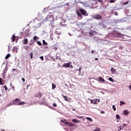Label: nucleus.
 Listing matches in <instances>:
<instances>
[{
  "label": "nucleus",
  "instance_id": "obj_50",
  "mask_svg": "<svg viewBox=\"0 0 131 131\" xmlns=\"http://www.w3.org/2000/svg\"><path fill=\"white\" fill-rule=\"evenodd\" d=\"M80 4H82L83 5V4H84V3L81 2H80Z\"/></svg>",
  "mask_w": 131,
  "mask_h": 131
},
{
  "label": "nucleus",
  "instance_id": "obj_54",
  "mask_svg": "<svg viewBox=\"0 0 131 131\" xmlns=\"http://www.w3.org/2000/svg\"><path fill=\"white\" fill-rule=\"evenodd\" d=\"M78 118H81V117L77 116Z\"/></svg>",
  "mask_w": 131,
  "mask_h": 131
},
{
  "label": "nucleus",
  "instance_id": "obj_51",
  "mask_svg": "<svg viewBox=\"0 0 131 131\" xmlns=\"http://www.w3.org/2000/svg\"><path fill=\"white\" fill-rule=\"evenodd\" d=\"M13 91H15V87H12Z\"/></svg>",
  "mask_w": 131,
  "mask_h": 131
},
{
  "label": "nucleus",
  "instance_id": "obj_55",
  "mask_svg": "<svg viewBox=\"0 0 131 131\" xmlns=\"http://www.w3.org/2000/svg\"><path fill=\"white\" fill-rule=\"evenodd\" d=\"M15 70H16V69H13V71H15Z\"/></svg>",
  "mask_w": 131,
  "mask_h": 131
},
{
  "label": "nucleus",
  "instance_id": "obj_13",
  "mask_svg": "<svg viewBox=\"0 0 131 131\" xmlns=\"http://www.w3.org/2000/svg\"><path fill=\"white\" fill-rule=\"evenodd\" d=\"M15 39H16V36H15V35H13L11 37V40L14 42L15 41Z\"/></svg>",
  "mask_w": 131,
  "mask_h": 131
},
{
  "label": "nucleus",
  "instance_id": "obj_29",
  "mask_svg": "<svg viewBox=\"0 0 131 131\" xmlns=\"http://www.w3.org/2000/svg\"><path fill=\"white\" fill-rule=\"evenodd\" d=\"M4 83H3V79L2 78H0V85H2V84H3Z\"/></svg>",
  "mask_w": 131,
  "mask_h": 131
},
{
  "label": "nucleus",
  "instance_id": "obj_28",
  "mask_svg": "<svg viewBox=\"0 0 131 131\" xmlns=\"http://www.w3.org/2000/svg\"><path fill=\"white\" fill-rule=\"evenodd\" d=\"M115 2H116V0H110V3L111 4H113V3H115Z\"/></svg>",
  "mask_w": 131,
  "mask_h": 131
},
{
  "label": "nucleus",
  "instance_id": "obj_30",
  "mask_svg": "<svg viewBox=\"0 0 131 131\" xmlns=\"http://www.w3.org/2000/svg\"><path fill=\"white\" fill-rule=\"evenodd\" d=\"M116 119H120V116H119V115H116Z\"/></svg>",
  "mask_w": 131,
  "mask_h": 131
},
{
  "label": "nucleus",
  "instance_id": "obj_44",
  "mask_svg": "<svg viewBox=\"0 0 131 131\" xmlns=\"http://www.w3.org/2000/svg\"><path fill=\"white\" fill-rule=\"evenodd\" d=\"M129 89L130 90V91H131V85H129Z\"/></svg>",
  "mask_w": 131,
  "mask_h": 131
},
{
  "label": "nucleus",
  "instance_id": "obj_20",
  "mask_svg": "<svg viewBox=\"0 0 131 131\" xmlns=\"http://www.w3.org/2000/svg\"><path fill=\"white\" fill-rule=\"evenodd\" d=\"M29 56L30 57H31V59H32L33 57V52H31L30 54H29Z\"/></svg>",
  "mask_w": 131,
  "mask_h": 131
},
{
  "label": "nucleus",
  "instance_id": "obj_33",
  "mask_svg": "<svg viewBox=\"0 0 131 131\" xmlns=\"http://www.w3.org/2000/svg\"><path fill=\"white\" fill-rule=\"evenodd\" d=\"M15 101V102H20V100L19 98H16Z\"/></svg>",
  "mask_w": 131,
  "mask_h": 131
},
{
  "label": "nucleus",
  "instance_id": "obj_4",
  "mask_svg": "<svg viewBox=\"0 0 131 131\" xmlns=\"http://www.w3.org/2000/svg\"><path fill=\"white\" fill-rule=\"evenodd\" d=\"M113 36H115V37H122L123 34L120 33H114L113 34Z\"/></svg>",
  "mask_w": 131,
  "mask_h": 131
},
{
  "label": "nucleus",
  "instance_id": "obj_58",
  "mask_svg": "<svg viewBox=\"0 0 131 131\" xmlns=\"http://www.w3.org/2000/svg\"><path fill=\"white\" fill-rule=\"evenodd\" d=\"M117 122H119V120H117Z\"/></svg>",
  "mask_w": 131,
  "mask_h": 131
},
{
  "label": "nucleus",
  "instance_id": "obj_36",
  "mask_svg": "<svg viewBox=\"0 0 131 131\" xmlns=\"http://www.w3.org/2000/svg\"><path fill=\"white\" fill-rule=\"evenodd\" d=\"M56 60H61V58L59 56H57L56 57Z\"/></svg>",
  "mask_w": 131,
  "mask_h": 131
},
{
  "label": "nucleus",
  "instance_id": "obj_14",
  "mask_svg": "<svg viewBox=\"0 0 131 131\" xmlns=\"http://www.w3.org/2000/svg\"><path fill=\"white\" fill-rule=\"evenodd\" d=\"M33 40H34V41H35V40H37V39H39V38H38V37H37L36 36H34L33 37Z\"/></svg>",
  "mask_w": 131,
  "mask_h": 131
},
{
  "label": "nucleus",
  "instance_id": "obj_11",
  "mask_svg": "<svg viewBox=\"0 0 131 131\" xmlns=\"http://www.w3.org/2000/svg\"><path fill=\"white\" fill-rule=\"evenodd\" d=\"M123 114H124V115H127L129 114V112H128V110H126L123 111Z\"/></svg>",
  "mask_w": 131,
  "mask_h": 131
},
{
  "label": "nucleus",
  "instance_id": "obj_53",
  "mask_svg": "<svg viewBox=\"0 0 131 131\" xmlns=\"http://www.w3.org/2000/svg\"><path fill=\"white\" fill-rule=\"evenodd\" d=\"M98 103H100V99L98 100Z\"/></svg>",
  "mask_w": 131,
  "mask_h": 131
},
{
  "label": "nucleus",
  "instance_id": "obj_48",
  "mask_svg": "<svg viewBox=\"0 0 131 131\" xmlns=\"http://www.w3.org/2000/svg\"><path fill=\"white\" fill-rule=\"evenodd\" d=\"M28 88H29V85H28L27 86V90H28Z\"/></svg>",
  "mask_w": 131,
  "mask_h": 131
},
{
  "label": "nucleus",
  "instance_id": "obj_19",
  "mask_svg": "<svg viewBox=\"0 0 131 131\" xmlns=\"http://www.w3.org/2000/svg\"><path fill=\"white\" fill-rule=\"evenodd\" d=\"M42 43H43V45H44V46H48V43H47L46 42V40H42Z\"/></svg>",
  "mask_w": 131,
  "mask_h": 131
},
{
  "label": "nucleus",
  "instance_id": "obj_40",
  "mask_svg": "<svg viewBox=\"0 0 131 131\" xmlns=\"http://www.w3.org/2000/svg\"><path fill=\"white\" fill-rule=\"evenodd\" d=\"M21 80H23V81H25V79L24 78H22Z\"/></svg>",
  "mask_w": 131,
  "mask_h": 131
},
{
  "label": "nucleus",
  "instance_id": "obj_61",
  "mask_svg": "<svg viewBox=\"0 0 131 131\" xmlns=\"http://www.w3.org/2000/svg\"><path fill=\"white\" fill-rule=\"evenodd\" d=\"M25 50H27V48H25Z\"/></svg>",
  "mask_w": 131,
  "mask_h": 131
},
{
  "label": "nucleus",
  "instance_id": "obj_7",
  "mask_svg": "<svg viewBox=\"0 0 131 131\" xmlns=\"http://www.w3.org/2000/svg\"><path fill=\"white\" fill-rule=\"evenodd\" d=\"M28 43V39L25 38L24 39V45H27Z\"/></svg>",
  "mask_w": 131,
  "mask_h": 131
},
{
  "label": "nucleus",
  "instance_id": "obj_59",
  "mask_svg": "<svg viewBox=\"0 0 131 131\" xmlns=\"http://www.w3.org/2000/svg\"><path fill=\"white\" fill-rule=\"evenodd\" d=\"M115 15H116V16H117V13H115Z\"/></svg>",
  "mask_w": 131,
  "mask_h": 131
},
{
  "label": "nucleus",
  "instance_id": "obj_32",
  "mask_svg": "<svg viewBox=\"0 0 131 131\" xmlns=\"http://www.w3.org/2000/svg\"><path fill=\"white\" fill-rule=\"evenodd\" d=\"M89 34L90 35H91V36H94V33L93 32H89Z\"/></svg>",
  "mask_w": 131,
  "mask_h": 131
},
{
  "label": "nucleus",
  "instance_id": "obj_5",
  "mask_svg": "<svg viewBox=\"0 0 131 131\" xmlns=\"http://www.w3.org/2000/svg\"><path fill=\"white\" fill-rule=\"evenodd\" d=\"M93 18L96 20H100L102 19V16L100 14H96L93 16Z\"/></svg>",
  "mask_w": 131,
  "mask_h": 131
},
{
  "label": "nucleus",
  "instance_id": "obj_47",
  "mask_svg": "<svg viewBox=\"0 0 131 131\" xmlns=\"http://www.w3.org/2000/svg\"><path fill=\"white\" fill-rule=\"evenodd\" d=\"M98 2H99V3H102V0H97Z\"/></svg>",
  "mask_w": 131,
  "mask_h": 131
},
{
  "label": "nucleus",
  "instance_id": "obj_60",
  "mask_svg": "<svg viewBox=\"0 0 131 131\" xmlns=\"http://www.w3.org/2000/svg\"><path fill=\"white\" fill-rule=\"evenodd\" d=\"M32 41H33V40H31L30 41V42H31Z\"/></svg>",
  "mask_w": 131,
  "mask_h": 131
},
{
  "label": "nucleus",
  "instance_id": "obj_42",
  "mask_svg": "<svg viewBox=\"0 0 131 131\" xmlns=\"http://www.w3.org/2000/svg\"><path fill=\"white\" fill-rule=\"evenodd\" d=\"M91 53L92 54H94V53H95V51L92 50Z\"/></svg>",
  "mask_w": 131,
  "mask_h": 131
},
{
  "label": "nucleus",
  "instance_id": "obj_10",
  "mask_svg": "<svg viewBox=\"0 0 131 131\" xmlns=\"http://www.w3.org/2000/svg\"><path fill=\"white\" fill-rule=\"evenodd\" d=\"M98 79L100 81H101V82H105V80L104 79V78H103L102 77H99L98 78Z\"/></svg>",
  "mask_w": 131,
  "mask_h": 131
},
{
  "label": "nucleus",
  "instance_id": "obj_38",
  "mask_svg": "<svg viewBox=\"0 0 131 131\" xmlns=\"http://www.w3.org/2000/svg\"><path fill=\"white\" fill-rule=\"evenodd\" d=\"M4 88H5V91H8V87H7V85H5Z\"/></svg>",
  "mask_w": 131,
  "mask_h": 131
},
{
  "label": "nucleus",
  "instance_id": "obj_15",
  "mask_svg": "<svg viewBox=\"0 0 131 131\" xmlns=\"http://www.w3.org/2000/svg\"><path fill=\"white\" fill-rule=\"evenodd\" d=\"M25 104V102H23V101H20L18 103V105L20 106L21 105H24Z\"/></svg>",
  "mask_w": 131,
  "mask_h": 131
},
{
  "label": "nucleus",
  "instance_id": "obj_22",
  "mask_svg": "<svg viewBox=\"0 0 131 131\" xmlns=\"http://www.w3.org/2000/svg\"><path fill=\"white\" fill-rule=\"evenodd\" d=\"M128 3H129V2L128 0L126 2H123L122 5H124V6H125V5H127V4H128Z\"/></svg>",
  "mask_w": 131,
  "mask_h": 131
},
{
  "label": "nucleus",
  "instance_id": "obj_2",
  "mask_svg": "<svg viewBox=\"0 0 131 131\" xmlns=\"http://www.w3.org/2000/svg\"><path fill=\"white\" fill-rule=\"evenodd\" d=\"M71 64V62H69L68 63H64V64L63 65V67H65L66 68H68L70 67V68H73V66Z\"/></svg>",
  "mask_w": 131,
  "mask_h": 131
},
{
  "label": "nucleus",
  "instance_id": "obj_23",
  "mask_svg": "<svg viewBox=\"0 0 131 131\" xmlns=\"http://www.w3.org/2000/svg\"><path fill=\"white\" fill-rule=\"evenodd\" d=\"M77 15H78V16L79 17H82V15H81L82 14H81V13L80 12H77Z\"/></svg>",
  "mask_w": 131,
  "mask_h": 131
},
{
  "label": "nucleus",
  "instance_id": "obj_49",
  "mask_svg": "<svg viewBox=\"0 0 131 131\" xmlns=\"http://www.w3.org/2000/svg\"><path fill=\"white\" fill-rule=\"evenodd\" d=\"M45 49H49V47L46 46V47H45Z\"/></svg>",
  "mask_w": 131,
  "mask_h": 131
},
{
  "label": "nucleus",
  "instance_id": "obj_45",
  "mask_svg": "<svg viewBox=\"0 0 131 131\" xmlns=\"http://www.w3.org/2000/svg\"><path fill=\"white\" fill-rule=\"evenodd\" d=\"M33 43H34V41L33 42H32V43H30V46H31V45H33Z\"/></svg>",
  "mask_w": 131,
  "mask_h": 131
},
{
  "label": "nucleus",
  "instance_id": "obj_31",
  "mask_svg": "<svg viewBox=\"0 0 131 131\" xmlns=\"http://www.w3.org/2000/svg\"><path fill=\"white\" fill-rule=\"evenodd\" d=\"M112 108H113L114 111H116V107H115V105H113L112 106Z\"/></svg>",
  "mask_w": 131,
  "mask_h": 131
},
{
  "label": "nucleus",
  "instance_id": "obj_52",
  "mask_svg": "<svg viewBox=\"0 0 131 131\" xmlns=\"http://www.w3.org/2000/svg\"><path fill=\"white\" fill-rule=\"evenodd\" d=\"M72 111H75V109L73 108V109H72Z\"/></svg>",
  "mask_w": 131,
  "mask_h": 131
},
{
  "label": "nucleus",
  "instance_id": "obj_24",
  "mask_svg": "<svg viewBox=\"0 0 131 131\" xmlns=\"http://www.w3.org/2000/svg\"><path fill=\"white\" fill-rule=\"evenodd\" d=\"M56 89V85L55 83H52V90H55Z\"/></svg>",
  "mask_w": 131,
  "mask_h": 131
},
{
  "label": "nucleus",
  "instance_id": "obj_34",
  "mask_svg": "<svg viewBox=\"0 0 131 131\" xmlns=\"http://www.w3.org/2000/svg\"><path fill=\"white\" fill-rule=\"evenodd\" d=\"M38 97H42V94L39 93L38 94Z\"/></svg>",
  "mask_w": 131,
  "mask_h": 131
},
{
  "label": "nucleus",
  "instance_id": "obj_1",
  "mask_svg": "<svg viewBox=\"0 0 131 131\" xmlns=\"http://www.w3.org/2000/svg\"><path fill=\"white\" fill-rule=\"evenodd\" d=\"M61 122L62 123H64V124L68 125V126H75V124L73 123H70L69 122L66 121V120H61Z\"/></svg>",
  "mask_w": 131,
  "mask_h": 131
},
{
  "label": "nucleus",
  "instance_id": "obj_18",
  "mask_svg": "<svg viewBox=\"0 0 131 131\" xmlns=\"http://www.w3.org/2000/svg\"><path fill=\"white\" fill-rule=\"evenodd\" d=\"M37 43L38 46H39L40 47H41V46H42V44L41 43V42L39 41H37Z\"/></svg>",
  "mask_w": 131,
  "mask_h": 131
},
{
  "label": "nucleus",
  "instance_id": "obj_41",
  "mask_svg": "<svg viewBox=\"0 0 131 131\" xmlns=\"http://www.w3.org/2000/svg\"><path fill=\"white\" fill-rule=\"evenodd\" d=\"M104 113H105V112H104V111H101V114H104Z\"/></svg>",
  "mask_w": 131,
  "mask_h": 131
},
{
  "label": "nucleus",
  "instance_id": "obj_17",
  "mask_svg": "<svg viewBox=\"0 0 131 131\" xmlns=\"http://www.w3.org/2000/svg\"><path fill=\"white\" fill-rule=\"evenodd\" d=\"M10 57H11V55L10 54H8L5 57L6 60L9 59Z\"/></svg>",
  "mask_w": 131,
  "mask_h": 131
},
{
  "label": "nucleus",
  "instance_id": "obj_35",
  "mask_svg": "<svg viewBox=\"0 0 131 131\" xmlns=\"http://www.w3.org/2000/svg\"><path fill=\"white\" fill-rule=\"evenodd\" d=\"M53 107H57V104L56 103H53Z\"/></svg>",
  "mask_w": 131,
  "mask_h": 131
},
{
  "label": "nucleus",
  "instance_id": "obj_6",
  "mask_svg": "<svg viewBox=\"0 0 131 131\" xmlns=\"http://www.w3.org/2000/svg\"><path fill=\"white\" fill-rule=\"evenodd\" d=\"M124 126H126V124H123V125L119 126L120 130L119 131L121 130L124 128Z\"/></svg>",
  "mask_w": 131,
  "mask_h": 131
},
{
  "label": "nucleus",
  "instance_id": "obj_39",
  "mask_svg": "<svg viewBox=\"0 0 131 131\" xmlns=\"http://www.w3.org/2000/svg\"><path fill=\"white\" fill-rule=\"evenodd\" d=\"M40 59H41V60H42V61H43V56H40Z\"/></svg>",
  "mask_w": 131,
  "mask_h": 131
},
{
  "label": "nucleus",
  "instance_id": "obj_27",
  "mask_svg": "<svg viewBox=\"0 0 131 131\" xmlns=\"http://www.w3.org/2000/svg\"><path fill=\"white\" fill-rule=\"evenodd\" d=\"M93 131H101V129L98 127H96L95 129L93 130Z\"/></svg>",
  "mask_w": 131,
  "mask_h": 131
},
{
  "label": "nucleus",
  "instance_id": "obj_46",
  "mask_svg": "<svg viewBox=\"0 0 131 131\" xmlns=\"http://www.w3.org/2000/svg\"><path fill=\"white\" fill-rule=\"evenodd\" d=\"M95 60H96V61H98V60H99V58H95Z\"/></svg>",
  "mask_w": 131,
  "mask_h": 131
},
{
  "label": "nucleus",
  "instance_id": "obj_16",
  "mask_svg": "<svg viewBox=\"0 0 131 131\" xmlns=\"http://www.w3.org/2000/svg\"><path fill=\"white\" fill-rule=\"evenodd\" d=\"M86 119H87V120H89L91 122H93V119H92V118L86 117Z\"/></svg>",
  "mask_w": 131,
  "mask_h": 131
},
{
  "label": "nucleus",
  "instance_id": "obj_62",
  "mask_svg": "<svg viewBox=\"0 0 131 131\" xmlns=\"http://www.w3.org/2000/svg\"><path fill=\"white\" fill-rule=\"evenodd\" d=\"M2 131H5V130H4V129H2Z\"/></svg>",
  "mask_w": 131,
  "mask_h": 131
},
{
  "label": "nucleus",
  "instance_id": "obj_26",
  "mask_svg": "<svg viewBox=\"0 0 131 131\" xmlns=\"http://www.w3.org/2000/svg\"><path fill=\"white\" fill-rule=\"evenodd\" d=\"M120 106H121V105H124L125 104V102L124 101H120Z\"/></svg>",
  "mask_w": 131,
  "mask_h": 131
},
{
  "label": "nucleus",
  "instance_id": "obj_56",
  "mask_svg": "<svg viewBox=\"0 0 131 131\" xmlns=\"http://www.w3.org/2000/svg\"><path fill=\"white\" fill-rule=\"evenodd\" d=\"M10 86H13V85L12 84V83L10 84Z\"/></svg>",
  "mask_w": 131,
  "mask_h": 131
},
{
  "label": "nucleus",
  "instance_id": "obj_12",
  "mask_svg": "<svg viewBox=\"0 0 131 131\" xmlns=\"http://www.w3.org/2000/svg\"><path fill=\"white\" fill-rule=\"evenodd\" d=\"M72 121L74 123H78V122H80V121H78L77 120V119H73Z\"/></svg>",
  "mask_w": 131,
  "mask_h": 131
},
{
  "label": "nucleus",
  "instance_id": "obj_8",
  "mask_svg": "<svg viewBox=\"0 0 131 131\" xmlns=\"http://www.w3.org/2000/svg\"><path fill=\"white\" fill-rule=\"evenodd\" d=\"M62 98L64 99L65 101H69V98L68 96H64V95H62Z\"/></svg>",
  "mask_w": 131,
  "mask_h": 131
},
{
  "label": "nucleus",
  "instance_id": "obj_21",
  "mask_svg": "<svg viewBox=\"0 0 131 131\" xmlns=\"http://www.w3.org/2000/svg\"><path fill=\"white\" fill-rule=\"evenodd\" d=\"M97 100H91V103H92V104H97Z\"/></svg>",
  "mask_w": 131,
  "mask_h": 131
},
{
  "label": "nucleus",
  "instance_id": "obj_3",
  "mask_svg": "<svg viewBox=\"0 0 131 131\" xmlns=\"http://www.w3.org/2000/svg\"><path fill=\"white\" fill-rule=\"evenodd\" d=\"M79 11L80 12V13L82 15V16H88L89 14H88V12H86V11L84 10V9H80Z\"/></svg>",
  "mask_w": 131,
  "mask_h": 131
},
{
  "label": "nucleus",
  "instance_id": "obj_37",
  "mask_svg": "<svg viewBox=\"0 0 131 131\" xmlns=\"http://www.w3.org/2000/svg\"><path fill=\"white\" fill-rule=\"evenodd\" d=\"M82 69V67H80L79 70H77V71H78V70H79V72H80V71H81Z\"/></svg>",
  "mask_w": 131,
  "mask_h": 131
},
{
  "label": "nucleus",
  "instance_id": "obj_43",
  "mask_svg": "<svg viewBox=\"0 0 131 131\" xmlns=\"http://www.w3.org/2000/svg\"><path fill=\"white\" fill-rule=\"evenodd\" d=\"M35 97L36 98H38V94L35 95Z\"/></svg>",
  "mask_w": 131,
  "mask_h": 131
},
{
  "label": "nucleus",
  "instance_id": "obj_57",
  "mask_svg": "<svg viewBox=\"0 0 131 131\" xmlns=\"http://www.w3.org/2000/svg\"><path fill=\"white\" fill-rule=\"evenodd\" d=\"M49 17H50V15H48L47 18H49Z\"/></svg>",
  "mask_w": 131,
  "mask_h": 131
},
{
  "label": "nucleus",
  "instance_id": "obj_9",
  "mask_svg": "<svg viewBox=\"0 0 131 131\" xmlns=\"http://www.w3.org/2000/svg\"><path fill=\"white\" fill-rule=\"evenodd\" d=\"M111 72H112L113 74H114L115 72H116V70L113 68V67H112L111 69Z\"/></svg>",
  "mask_w": 131,
  "mask_h": 131
},
{
  "label": "nucleus",
  "instance_id": "obj_25",
  "mask_svg": "<svg viewBox=\"0 0 131 131\" xmlns=\"http://www.w3.org/2000/svg\"><path fill=\"white\" fill-rule=\"evenodd\" d=\"M108 80H110V81H111L112 82H113L114 81V80L111 77L108 78Z\"/></svg>",
  "mask_w": 131,
  "mask_h": 131
}]
</instances>
